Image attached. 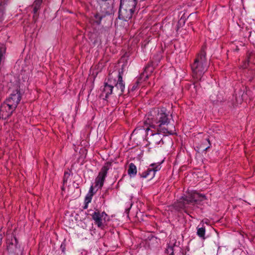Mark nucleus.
<instances>
[{
	"label": "nucleus",
	"mask_w": 255,
	"mask_h": 255,
	"mask_svg": "<svg viewBox=\"0 0 255 255\" xmlns=\"http://www.w3.org/2000/svg\"><path fill=\"white\" fill-rule=\"evenodd\" d=\"M168 116L167 110L164 108L160 109H153L146 115L143 122L139 124L134 131L143 129L147 134L150 131V134L152 136L151 139L152 143L155 145L160 144L161 143L163 144L160 133L173 134L175 131L174 127L173 126L171 129L165 127L167 126L170 122Z\"/></svg>",
	"instance_id": "1"
},
{
	"label": "nucleus",
	"mask_w": 255,
	"mask_h": 255,
	"mask_svg": "<svg viewBox=\"0 0 255 255\" xmlns=\"http://www.w3.org/2000/svg\"><path fill=\"white\" fill-rule=\"evenodd\" d=\"M125 88L122 76L120 72L114 71L110 73L107 80L104 83L101 96L107 99L111 94L122 95Z\"/></svg>",
	"instance_id": "2"
},
{
	"label": "nucleus",
	"mask_w": 255,
	"mask_h": 255,
	"mask_svg": "<svg viewBox=\"0 0 255 255\" xmlns=\"http://www.w3.org/2000/svg\"><path fill=\"white\" fill-rule=\"evenodd\" d=\"M205 199V195L193 191L180 198L175 204V207L177 209H183L185 213L189 214L190 210H194L197 207L199 202Z\"/></svg>",
	"instance_id": "3"
},
{
	"label": "nucleus",
	"mask_w": 255,
	"mask_h": 255,
	"mask_svg": "<svg viewBox=\"0 0 255 255\" xmlns=\"http://www.w3.org/2000/svg\"><path fill=\"white\" fill-rule=\"evenodd\" d=\"M191 67L193 78L197 80H200L208 68L206 54L204 50H201L197 55Z\"/></svg>",
	"instance_id": "4"
},
{
	"label": "nucleus",
	"mask_w": 255,
	"mask_h": 255,
	"mask_svg": "<svg viewBox=\"0 0 255 255\" xmlns=\"http://www.w3.org/2000/svg\"><path fill=\"white\" fill-rule=\"evenodd\" d=\"M92 217L95 225L101 229L105 228L107 222L110 220L109 216L105 212L95 211L92 215Z\"/></svg>",
	"instance_id": "5"
},
{
	"label": "nucleus",
	"mask_w": 255,
	"mask_h": 255,
	"mask_svg": "<svg viewBox=\"0 0 255 255\" xmlns=\"http://www.w3.org/2000/svg\"><path fill=\"white\" fill-rule=\"evenodd\" d=\"M111 163L106 162L102 167L98 176L96 179L95 188H101L103 185L105 178L107 176V172L111 167Z\"/></svg>",
	"instance_id": "6"
},
{
	"label": "nucleus",
	"mask_w": 255,
	"mask_h": 255,
	"mask_svg": "<svg viewBox=\"0 0 255 255\" xmlns=\"http://www.w3.org/2000/svg\"><path fill=\"white\" fill-rule=\"evenodd\" d=\"M134 11L135 10L129 8H125V6L120 5L119 11V18L125 21H128L132 17Z\"/></svg>",
	"instance_id": "7"
},
{
	"label": "nucleus",
	"mask_w": 255,
	"mask_h": 255,
	"mask_svg": "<svg viewBox=\"0 0 255 255\" xmlns=\"http://www.w3.org/2000/svg\"><path fill=\"white\" fill-rule=\"evenodd\" d=\"M20 100V94L16 90L10 95L5 102L12 107V109H15Z\"/></svg>",
	"instance_id": "8"
},
{
	"label": "nucleus",
	"mask_w": 255,
	"mask_h": 255,
	"mask_svg": "<svg viewBox=\"0 0 255 255\" xmlns=\"http://www.w3.org/2000/svg\"><path fill=\"white\" fill-rule=\"evenodd\" d=\"M14 109L8 105L6 102L1 104L0 107V119H6L9 117Z\"/></svg>",
	"instance_id": "9"
},
{
	"label": "nucleus",
	"mask_w": 255,
	"mask_h": 255,
	"mask_svg": "<svg viewBox=\"0 0 255 255\" xmlns=\"http://www.w3.org/2000/svg\"><path fill=\"white\" fill-rule=\"evenodd\" d=\"M160 169V164L152 163L150 165V167L146 171L143 172L140 175L142 178H148L151 179L155 175V172Z\"/></svg>",
	"instance_id": "10"
},
{
	"label": "nucleus",
	"mask_w": 255,
	"mask_h": 255,
	"mask_svg": "<svg viewBox=\"0 0 255 255\" xmlns=\"http://www.w3.org/2000/svg\"><path fill=\"white\" fill-rule=\"evenodd\" d=\"M137 4V0H121L120 5L125 8H131L135 10Z\"/></svg>",
	"instance_id": "11"
},
{
	"label": "nucleus",
	"mask_w": 255,
	"mask_h": 255,
	"mask_svg": "<svg viewBox=\"0 0 255 255\" xmlns=\"http://www.w3.org/2000/svg\"><path fill=\"white\" fill-rule=\"evenodd\" d=\"M94 187L93 186H91L89 192L87 194L85 199V206L84 207V209H86L88 207V204L91 202V200L92 199V197L95 193V191H94Z\"/></svg>",
	"instance_id": "12"
},
{
	"label": "nucleus",
	"mask_w": 255,
	"mask_h": 255,
	"mask_svg": "<svg viewBox=\"0 0 255 255\" xmlns=\"http://www.w3.org/2000/svg\"><path fill=\"white\" fill-rule=\"evenodd\" d=\"M176 243V242L175 239H173L170 241L168 244V247L166 249V252L167 254L170 255H174V251H176V249H174Z\"/></svg>",
	"instance_id": "13"
},
{
	"label": "nucleus",
	"mask_w": 255,
	"mask_h": 255,
	"mask_svg": "<svg viewBox=\"0 0 255 255\" xmlns=\"http://www.w3.org/2000/svg\"><path fill=\"white\" fill-rule=\"evenodd\" d=\"M42 2L41 0H36L34 1L32 4V6L33 7V18L36 19L37 18L38 15L37 13V11L39 9L41 4Z\"/></svg>",
	"instance_id": "14"
},
{
	"label": "nucleus",
	"mask_w": 255,
	"mask_h": 255,
	"mask_svg": "<svg viewBox=\"0 0 255 255\" xmlns=\"http://www.w3.org/2000/svg\"><path fill=\"white\" fill-rule=\"evenodd\" d=\"M128 172V174L130 176H133L136 175L137 173V169L136 166L133 163H130L129 164Z\"/></svg>",
	"instance_id": "15"
},
{
	"label": "nucleus",
	"mask_w": 255,
	"mask_h": 255,
	"mask_svg": "<svg viewBox=\"0 0 255 255\" xmlns=\"http://www.w3.org/2000/svg\"><path fill=\"white\" fill-rule=\"evenodd\" d=\"M197 234L199 237L204 239L205 234V228L204 227L198 228L197 229Z\"/></svg>",
	"instance_id": "16"
},
{
	"label": "nucleus",
	"mask_w": 255,
	"mask_h": 255,
	"mask_svg": "<svg viewBox=\"0 0 255 255\" xmlns=\"http://www.w3.org/2000/svg\"><path fill=\"white\" fill-rule=\"evenodd\" d=\"M210 145L211 143L209 139L206 138L205 142L201 145V147L205 150H207L208 148H210Z\"/></svg>",
	"instance_id": "17"
},
{
	"label": "nucleus",
	"mask_w": 255,
	"mask_h": 255,
	"mask_svg": "<svg viewBox=\"0 0 255 255\" xmlns=\"http://www.w3.org/2000/svg\"><path fill=\"white\" fill-rule=\"evenodd\" d=\"M4 11H3V4L2 3L0 4V21H2L3 19V15Z\"/></svg>",
	"instance_id": "18"
},
{
	"label": "nucleus",
	"mask_w": 255,
	"mask_h": 255,
	"mask_svg": "<svg viewBox=\"0 0 255 255\" xmlns=\"http://www.w3.org/2000/svg\"><path fill=\"white\" fill-rule=\"evenodd\" d=\"M137 84H138L137 83H135V84L132 86V88H131V91H134V90L136 89V88H137Z\"/></svg>",
	"instance_id": "19"
},
{
	"label": "nucleus",
	"mask_w": 255,
	"mask_h": 255,
	"mask_svg": "<svg viewBox=\"0 0 255 255\" xmlns=\"http://www.w3.org/2000/svg\"><path fill=\"white\" fill-rule=\"evenodd\" d=\"M152 70H153V68L150 66L146 67L145 69V71H150V72H152Z\"/></svg>",
	"instance_id": "20"
},
{
	"label": "nucleus",
	"mask_w": 255,
	"mask_h": 255,
	"mask_svg": "<svg viewBox=\"0 0 255 255\" xmlns=\"http://www.w3.org/2000/svg\"><path fill=\"white\" fill-rule=\"evenodd\" d=\"M249 59H248L246 62L245 63H244V64L243 65V67L244 68H246L248 66V63H249Z\"/></svg>",
	"instance_id": "21"
},
{
	"label": "nucleus",
	"mask_w": 255,
	"mask_h": 255,
	"mask_svg": "<svg viewBox=\"0 0 255 255\" xmlns=\"http://www.w3.org/2000/svg\"><path fill=\"white\" fill-rule=\"evenodd\" d=\"M95 17L97 18V19H99V20L97 21V22L98 23H100V21H101V17H100V16H99V15L98 14H96L95 15Z\"/></svg>",
	"instance_id": "22"
},
{
	"label": "nucleus",
	"mask_w": 255,
	"mask_h": 255,
	"mask_svg": "<svg viewBox=\"0 0 255 255\" xmlns=\"http://www.w3.org/2000/svg\"><path fill=\"white\" fill-rule=\"evenodd\" d=\"M66 174L65 173V175H64V182H66V180L65 179V177H66Z\"/></svg>",
	"instance_id": "23"
},
{
	"label": "nucleus",
	"mask_w": 255,
	"mask_h": 255,
	"mask_svg": "<svg viewBox=\"0 0 255 255\" xmlns=\"http://www.w3.org/2000/svg\"><path fill=\"white\" fill-rule=\"evenodd\" d=\"M176 249L178 250H179L180 251H181V250L180 248H179L178 247H176Z\"/></svg>",
	"instance_id": "24"
}]
</instances>
